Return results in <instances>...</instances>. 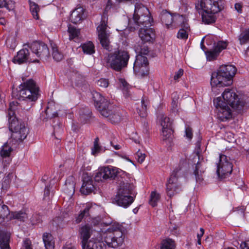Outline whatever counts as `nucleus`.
Wrapping results in <instances>:
<instances>
[{
	"label": "nucleus",
	"mask_w": 249,
	"mask_h": 249,
	"mask_svg": "<svg viewBox=\"0 0 249 249\" xmlns=\"http://www.w3.org/2000/svg\"><path fill=\"white\" fill-rule=\"evenodd\" d=\"M39 89L32 80L29 79L19 86L18 98L23 101L20 106L23 110L29 111L38 98Z\"/></svg>",
	"instance_id": "nucleus-2"
},
{
	"label": "nucleus",
	"mask_w": 249,
	"mask_h": 249,
	"mask_svg": "<svg viewBox=\"0 0 249 249\" xmlns=\"http://www.w3.org/2000/svg\"><path fill=\"white\" fill-rule=\"evenodd\" d=\"M10 213L8 207L6 205L1 203L0 204V221L4 220L8 215H10Z\"/></svg>",
	"instance_id": "nucleus-41"
},
{
	"label": "nucleus",
	"mask_w": 249,
	"mask_h": 249,
	"mask_svg": "<svg viewBox=\"0 0 249 249\" xmlns=\"http://www.w3.org/2000/svg\"><path fill=\"white\" fill-rule=\"evenodd\" d=\"M135 51L137 53H140L139 55L142 54L146 55L148 54L149 52L148 49L146 46H143V48H141L139 46H135Z\"/></svg>",
	"instance_id": "nucleus-51"
},
{
	"label": "nucleus",
	"mask_w": 249,
	"mask_h": 249,
	"mask_svg": "<svg viewBox=\"0 0 249 249\" xmlns=\"http://www.w3.org/2000/svg\"><path fill=\"white\" fill-rule=\"evenodd\" d=\"M148 60L145 56L137 55L134 64V71L138 75L144 76L148 73Z\"/></svg>",
	"instance_id": "nucleus-14"
},
{
	"label": "nucleus",
	"mask_w": 249,
	"mask_h": 249,
	"mask_svg": "<svg viewBox=\"0 0 249 249\" xmlns=\"http://www.w3.org/2000/svg\"><path fill=\"white\" fill-rule=\"evenodd\" d=\"M239 40L241 44H244L249 42V29L242 32L239 36Z\"/></svg>",
	"instance_id": "nucleus-45"
},
{
	"label": "nucleus",
	"mask_w": 249,
	"mask_h": 249,
	"mask_svg": "<svg viewBox=\"0 0 249 249\" xmlns=\"http://www.w3.org/2000/svg\"><path fill=\"white\" fill-rule=\"evenodd\" d=\"M228 45L226 41H219L214 44V49L206 52L207 60L212 61L214 60L218 56L219 53L226 49Z\"/></svg>",
	"instance_id": "nucleus-17"
},
{
	"label": "nucleus",
	"mask_w": 249,
	"mask_h": 249,
	"mask_svg": "<svg viewBox=\"0 0 249 249\" xmlns=\"http://www.w3.org/2000/svg\"><path fill=\"white\" fill-rule=\"evenodd\" d=\"M176 244L175 241L171 238H166L163 240L160 249H175Z\"/></svg>",
	"instance_id": "nucleus-36"
},
{
	"label": "nucleus",
	"mask_w": 249,
	"mask_h": 249,
	"mask_svg": "<svg viewBox=\"0 0 249 249\" xmlns=\"http://www.w3.org/2000/svg\"><path fill=\"white\" fill-rule=\"evenodd\" d=\"M150 12L148 9L140 3H136L133 17L132 19H140L144 15H149Z\"/></svg>",
	"instance_id": "nucleus-24"
},
{
	"label": "nucleus",
	"mask_w": 249,
	"mask_h": 249,
	"mask_svg": "<svg viewBox=\"0 0 249 249\" xmlns=\"http://www.w3.org/2000/svg\"><path fill=\"white\" fill-rule=\"evenodd\" d=\"M148 104V102L145 101L144 99H142L141 101V106L142 108L141 109H138V112L139 114V115L141 117H144L146 115V109H147V105Z\"/></svg>",
	"instance_id": "nucleus-46"
},
{
	"label": "nucleus",
	"mask_w": 249,
	"mask_h": 249,
	"mask_svg": "<svg viewBox=\"0 0 249 249\" xmlns=\"http://www.w3.org/2000/svg\"><path fill=\"white\" fill-rule=\"evenodd\" d=\"M178 25H180L181 28L178 31L177 35L178 38L186 39L188 37V34L190 31V27L187 23V20L182 21Z\"/></svg>",
	"instance_id": "nucleus-29"
},
{
	"label": "nucleus",
	"mask_w": 249,
	"mask_h": 249,
	"mask_svg": "<svg viewBox=\"0 0 249 249\" xmlns=\"http://www.w3.org/2000/svg\"><path fill=\"white\" fill-rule=\"evenodd\" d=\"M107 16L105 12L102 17L99 25L97 27V31L102 46L106 49L109 50V33L107 30Z\"/></svg>",
	"instance_id": "nucleus-8"
},
{
	"label": "nucleus",
	"mask_w": 249,
	"mask_h": 249,
	"mask_svg": "<svg viewBox=\"0 0 249 249\" xmlns=\"http://www.w3.org/2000/svg\"><path fill=\"white\" fill-rule=\"evenodd\" d=\"M129 59L128 52L120 50L109 55L107 60L108 66L117 71H120L127 66Z\"/></svg>",
	"instance_id": "nucleus-6"
},
{
	"label": "nucleus",
	"mask_w": 249,
	"mask_h": 249,
	"mask_svg": "<svg viewBox=\"0 0 249 249\" xmlns=\"http://www.w3.org/2000/svg\"><path fill=\"white\" fill-rule=\"evenodd\" d=\"M124 227L117 223H114L104 232H102L101 239L104 240L107 246L112 248L121 246L125 237Z\"/></svg>",
	"instance_id": "nucleus-4"
},
{
	"label": "nucleus",
	"mask_w": 249,
	"mask_h": 249,
	"mask_svg": "<svg viewBox=\"0 0 249 249\" xmlns=\"http://www.w3.org/2000/svg\"><path fill=\"white\" fill-rule=\"evenodd\" d=\"M134 200V197L131 195L116 196L114 198V203L119 206L127 208L133 203Z\"/></svg>",
	"instance_id": "nucleus-22"
},
{
	"label": "nucleus",
	"mask_w": 249,
	"mask_h": 249,
	"mask_svg": "<svg viewBox=\"0 0 249 249\" xmlns=\"http://www.w3.org/2000/svg\"><path fill=\"white\" fill-rule=\"evenodd\" d=\"M13 62L15 64H20L25 62H38L39 60L34 58L32 53L26 48L20 50L17 55L13 59Z\"/></svg>",
	"instance_id": "nucleus-15"
},
{
	"label": "nucleus",
	"mask_w": 249,
	"mask_h": 249,
	"mask_svg": "<svg viewBox=\"0 0 249 249\" xmlns=\"http://www.w3.org/2000/svg\"><path fill=\"white\" fill-rule=\"evenodd\" d=\"M196 7L201 15L202 22L209 24L215 22V14L220 11L218 0H198Z\"/></svg>",
	"instance_id": "nucleus-5"
},
{
	"label": "nucleus",
	"mask_w": 249,
	"mask_h": 249,
	"mask_svg": "<svg viewBox=\"0 0 249 249\" xmlns=\"http://www.w3.org/2000/svg\"><path fill=\"white\" fill-rule=\"evenodd\" d=\"M18 107V103L12 102L10 104L8 110L9 127L12 132L11 138L17 142H22L28 134V129L25 123L19 122L15 116V110Z\"/></svg>",
	"instance_id": "nucleus-3"
},
{
	"label": "nucleus",
	"mask_w": 249,
	"mask_h": 249,
	"mask_svg": "<svg viewBox=\"0 0 249 249\" xmlns=\"http://www.w3.org/2000/svg\"><path fill=\"white\" fill-rule=\"evenodd\" d=\"M11 233L10 232L1 230L0 231V249H10L9 241Z\"/></svg>",
	"instance_id": "nucleus-28"
},
{
	"label": "nucleus",
	"mask_w": 249,
	"mask_h": 249,
	"mask_svg": "<svg viewBox=\"0 0 249 249\" xmlns=\"http://www.w3.org/2000/svg\"><path fill=\"white\" fill-rule=\"evenodd\" d=\"M139 36L141 40L144 42L153 41L155 37L153 29L149 27L141 28L139 32Z\"/></svg>",
	"instance_id": "nucleus-19"
},
{
	"label": "nucleus",
	"mask_w": 249,
	"mask_h": 249,
	"mask_svg": "<svg viewBox=\"0 0 249 249\" xmlns=\"http://www.w3.org/2000/svg\"><path fill=\"white\" fill-rule=\"evenodd\" d=\"M235 9L239 13L241 12V5L240 3H236L235 4Z\"/></svg>",
	"instance_id": "nucleus-64"
},
{
	"label": "nucleus",
	"mask_w": 249,
	"mask_h": 249,
	"mask_svg": "<svg viewBox=\"0 0 249 249\" xmlns=\"http://www.w3.org/2000/svg\"><path fill=\"white\" fill-rule=\"evenodd\" d=\"M30 11L33 15L34 18L37 19H38L39 16L38 15V12L39 11V7L37 4L34 2H31L29 1Z\"/></svg>",
	"instance_id": "nucleus-44"
},
{
	"label": "nucleus",
	"mask_w": 249,
	"mask_h": 249,
	"mask_svg": "<svg viewBox=\"0 0 249 249\" xmlns=\"http://www.w3.org/2000/svg\"><path fill=\"white\" fill-rule=\"evenodd\" d=\"M200 233H198L197 235V239H201V238L202 236L204 234V230L203 228H201L200 229Z\"/></svg>",
	"instance_id": "nucleus-63"
},
{
	"label": "nucleus",
	"mask_w": 249,
	"mask_h": 249,
	"mask_svg": "<svg viewBox=\"0 0 249 249\" xmlns=\"http://www.w3.org/2000/svg\"><path fill=\"white\" fill-rule=\"evenodd\" d=\"M96 241L94 238H92L87 244H84L82 249H104V244L101 242V238L99 237Z\"/></svg>",
	"instance_id": "nucleus-31"
},
{
	"label": "nucleus",
	"mask_w": 249,
	"mask_h": 249,
	"mask_svg": "<svg viewBox=\"0 0 249 249\" xmlns=\"http://www.w3.org/2000/svg\"><path fill=\"white\" fill-rule=\"evenodd\" d=\"M145 157V154L142 153L140 150H139L136 154V158L137 159L138 161L141 163L144 161Z\"/></svg>",
	"instance_id": "nucleus-52"
},
{
	"label": "nucleus",
	"mask_w": 249,
	"mask_h": 249,
	"mask_svg": "<svg viewBox=\"0 0 249 249\" xmlns=\"http://www.w3.org/2000/svg\"><path fill=\"white\" fill-rule=\"evenodd\" d=\"M200 155L199 151L196 152V155L194 158L195 162L197 160V163L195 164V169L194 174L196 177V181H201L202 174L205 171V163L203 159H200Z\"/></svg>",
	"instance_id": "nucleus-18"
},
{
	"label": "nucleus",
	"mask_w": 249,
	"mask_h": 249,
	"mask_svg": "<svg viewBox=\"0 0 249 249\" xmlns=\"http://www.w3.org/2000/svg\"><path fill=\"white\" fill-rule=\"evenodd\" d=\"M84 9L81 7L75 8L71 14V21L74 24L80 23L84 18Z\"/></svg>",
	"instance_id": "nucleus-25"
},
{
	"label": "nucleus",
	"mask_w": 249,
	"mask_h": 249,
	"mask_svg": "<svg viewBox=\"0 0 249 249\" xmlns=\"http://www.w3.org/2000/svg\"><path fill=\"white\" fill-rule=\"evenodd\" d=\"M93 231L92 228L89 225H85L81 228L80 233L82 239V247L84 244H87L89 241L88 240L92 234Z\"/></svg>",
	"instance_id": "nucleus-26"
},
{
	"label": "nucleus",
	"mask_w": 249,
	"mask_h": 249,
	"mask_svg": "<svg viewBox=\"0 0 249 249\" xmlns=\"http://www.w3.org/2000/svg\"><path fill=\"white\" fill-rule=\"evenodd\" d=\"M85 216H86V214H85L83 212H82L81 213H80L79 214V215L77 217L76 219V221L77 223L80 222L82 220V219H83V218Z\"/></svg>",
	"instance_id": "nucleus-61"
},
{
	"label": "nucleus",
	"mask_w": 249,
	"mask_h": 249,
	"mask_svg": "<svg viewBox=\"0 0 249 249\" xmlns=\"http://www.w3.org/2000/svg\"><path fill=\"white\" fill-rule=\"evenodd\" d=\"M29 48L34 58H46L50 55L48 48L43 42H33L30 45Z\"/></svg>",
	"instance_id": "nucleus-12"
},
{
	"label": "nucleus",
	"mask_w": 249,
	"mask_h": 249,
	"mask_svg": "<svg viewBox=\"0 0 249 249\" xmlns=\"http://www.w3.org/2000/svg\"><path fill=\"white\" fill-rule=\"evenodd\" d=\"M94 205H93L91 203H88L86 204L85 208L83 210V213L86 214V216L89 215L90 213H92L94 209Z\"/></svg>",
	"instance_id": "nucleus-50"
},
{
	"label": "nucleus",
	"mask_w": 249,
	"mask_h": 249,
	"mask_svg": "<svg viewBox=\"0 0 249 249\" xmlns=\"http://www.w3.org/2000/svg\"><path fill=\"white\" fill-rule=\"evenodd\" d=\"M10 219H18L24 221L27 218V214L22 211L11 212L9 215Z\"/></svg>",
	"instance_id": "nucleus-37"
},
{
	"label": "nucleus",
	"mask_w": 249,
	"mask_h": 249,
	"mask_svg": "<svg viewBox=\"0 0 249 249\" xmlns=\"http://www.w3.org/2000/svg\"><path fill=\"white\" fill-rule=\"evenodd\" d=\"M83 181V185L80 189L81 193L84 195H89L93 192L95 190V186L92 178L89 176H85Z\"/></svg>",
	"instance_id": "nucleus-21"
},
{
	"label": "nucleus",
	"mask_w": 249,
	"mask_h": 249,
	"mask_svg": "<svg viewBox=\"0 0 249 249\" xmlns=\"http://www.w3.org/2000/svg\"><path fill=\"white\" fill-rule=\"evenodd\" d=\"M216 173L219 178H225L229 177L232 171V164L229 158L224 155H220L216 163Z\"/></svg>",
	"instance_id": "nucleus-7"
},
{
	"label": "nucleus",
	"mask_w": 249,
	"mask_h": 249,
	"mask_svg": "<svg viewBox=\"0 0 249 249\" xmlns=\"http://www.w3.org/2000/svg\"><path fill=\"white\" fill-rule=\"evenodd\" d=\"M5 8L9 10L14 9L15 7V2L12 0H6Z\"/></svg>",
	"instance_id": "nucleus-55"
},
{
	"label": "nucleus",
	"mask_w": 249,
	"mask_h": 249,
	"mask_svg": "<svg viewBox=\"0 0 249 249\" xmlns=\"http://www.w3.org/2000/svg\"><path fill=\"white\" fill-rule=\"evenodd\" d=\"M50 195V189L49 187L48 186H46L45 187V190H44V198H46L49 196Z\"/></svg>",
	"instance_id": "nucleus-62"
},
{
	"label": "nucleus",
	"mask_w": 249,
	"mask_h": 249,
	"mask_svg": "<svg viewBox=\"0 0 249 249\" xmlns=\"http://www.w3.org/2000/svg\"><path fill=\"white\" fill-rule=\"evenodd\" d=\"M214 104L218 109V115L222 121L231 117L230 107L237 110L241 109L244 103L239 101L238 96L234 90L226 89L222 93V97H218L213 101Z\"/></svg>",
	"instance_id": "nucleus-1"
},
{
	"label": "nucleus",
	"mask_w": 249,
	"mask_h": 249,
	"mask_svg": "<svg viewBox=\"0 0 249 249\" xmlns=\"http://www.w3.org/2000/svg\"><path fill=\"white\" fill-rule=\"evenodd\" d=\"M13 40L14 41V43L10 45V47L11 48H14L16 46V43L15 39L14 38H9L6 41V44L8 45H9L10 44V42Z\"/></svg>",
	"instance_id": "nucleus-59"
},
{
	"label": "nucleus",
	"mask_w": 249,
	"mask_h": 249,
	"mask_svg": "<svg viewBox=\"0 0 249 249\" xmlns=\"http://www.w3.org/2000/svg\"><path fill=\"white\" fill-rule=\"evenodd\" d=\"M107 111L109 113L108 116H104L106 118H108L112 123H119L121 119L122 116L119 112H113L109 107V106L107 108Z\"/></svg>",
	"instance_id": "nucleus-33"
},
{
	"label": "nucleus",
	"mask_w": 249,
	"mask_h": 249,
	"mask_svg": "<svg viewBox=\"0 0 249 249\" xmlns=\"http://www.w3.org/2000/svg\"><path fill=\"white\" fill-rule=\"evenodd\" d=\"M181 190V186L179 183L176 174H173L166 185V192L169 197H172Z\"/></svg>",
	"instance_id": "nucleus-16"
},
{
	"label": "nucleus",
	"mask_w": 249,
	"mask_h": 249,
	"mask_svg": "<svg viewBox=\"0 0 249 249\" xmlns=\"http://www.w3.org/2000/svg\"><path fill=\"white\" fill-rule=\"evenodd\" d=\"M12 151V148L7 143H5L1 147L0 152V157L2 159L9 157Z\"/></svg>",
	"instance_id": "nucleus-39"
},
{
	"label": "nucleus",
	"mask_w": 249,
	"mask_h": 249,
	"mask_svg": "<svg viewBox=\"0 0 249 249\" xmlns=\"http://www.w3.org/2000/svg\"><path fill=\"white\" fill-rule=\"evenodd\" d=\"M153 21L152 18L149 15H144V16L140 18V19H132L129 20V25L132 28L135 29V26H132L133 22L136 26H142L143 27H147L151 26V23Z\"/></svg>",
	"instance_id": "nucleus-20"
},
{
	"label": "nucleus",
	"mask_w": 249,
	"mask_h": 249,
	"mask_svg": "<svg viewBox=\"0 0 249 249\" xmlns=\"http://www.w3.org/2000/svg\"><path fill=\"white\" fill-rule=\"evenodd\" d=\"M64 189L66 192L70 195L74 194L75 191V184L73 181L72 177L66 180Z\"/></svg>",
	"instance_id": "nucleus-35"
},
{
	"label": "nucleus",
	"mask_w": 249,
	"mask_h": 249,
	"mask_svg": "<svg viewBox=\"0 0 249 249\" xmlns=\"http://www.w3.org/2000/svg\"><path fill=\"white\" fill-rule=\"evenodd\" d=\"M160 199V195L157 192L153 191L151 193L149 203L152 207L157 205V202Z\"/></svg>",
	"instance_id": "nucleus-47"
},
{
	"label": "nucleus",
	"mask_w": 249,
	"mask_h": 249,
	"mask_svg": "<svg viewBox=\"0 0 249 249\" xmlns=\"http://www.w3.org/2000/svg\"><path fill=\"white\" fill-rule=\"evenodd\" d=\"M93 99L95 106L103 116H108L109 113L107 111V108L109 106V102L98 92L92 93Z\"/></svg>",
	"instance_id": "nucleus-13"
},
{
	"label": "nucleus",
	"mask_w": 249,
	"mask_h": 249,
	"mask_svg": "<svg viewBox=\"0 0 249 249\" xmlns=\"http://www.w3.org/2000/svg\"><path fill=\"white\" fill-rule=\"evenodd\" d=\"M161 22L164 24L167 28H175L182 21L185 20V18L182 15L171 14L167 11H163L160 14Z\"/></svg>",
	"instance_id": "nucleus-9"
},
{
	"label": "nucleus",
	"mask_w": 249,
	"mask_h": 249,
	"mask_svg": "<svg viewBox=\"0 0 249 249\" xmlns=\"http://www.w3.org/2000/svg\"><path fill=\"white\" fill-rule=\"evenodd\" d=\"M23 248V249H32L31 248V241L29 240L26 239L24 241Z\"/></svg>",
	"instance_id": "nucleus-58"
},
{
	"label": "nucleus",
	"mask_w": 249,
	"mask_h": 249,
	"mask_svg": "<svg viewBox=\"0 0 249 249\" xmlns=\"http://www.w3.org/2000/svg\"><path fill=\"white\" fill-rule=\"evenodd\" d=\"M68 32L69 34L70 39H72L77 36L79 33L78 30L76 29L74 27L71 25L68 27Z\"/></svg>",
	"instance_id": "nucleus-48"
},
{
	"label": "nucleus",
	"mask_w": 249,
	"mask_h": 249,
	"mask_svg": "<svg viewBox=\"0 0 249 249\" xmlns=\"http://www.w3.org/2000/svg\"><path fill=\"white\" fill-rule=\"evenodd\" d=\"M172 102L171 103V110L175 114L178 112V99L179 96L177 92H174L172 94Z\"/></svg>",
	"instance_id": "nucleus-38"
},
{
	"label": "nucleus",
	"mask_w": 249,
	"mask_h": 249,
	"mask_svg": "<svg viewBox=\"0 0 249 249\" xmlns=\"http://www.w3.org/2000/svg\"><path fill=\"white\" fill-rule=\"evenodd\" d=\"M185 134L186 136L189 139H191L192 138L193 134L191 128L186 127L185 129Z\"/></svg>",
	"instance_id": "nucleus-57"
},
{
	"label": "nucleus",
	"mask_w": 249,
	"mask_h": 249,
	"mask_svg": "<svg viewBox=\"0 0 249 249\" xmlns=\"http://www.w3.org/2000/svg\"><path fill=\"white\" fill-rule=\"evenodd\" d=\"M232 80H230L218 70L212 73L211 85L213 91L216 88H221L231 85Z\"/></svg>",
	"instance_id": "nucleus-11"
},
{
	"label": "nucleus",
	"mask_w": 249,
	"mask_h": 249,
	"mask_svg": "<svg viewBox=\"0 0 249 249\" xmlns=\"http://www.w3.org/2000/svg\"><path fill=\"white\" fill-rule=\"evenodd\" d=\"M159 122L161 127V136L163 140L171 138L173 133L172 128V122L169 117L163 114L158 116Z\"/></svg>",
	"instance_id": "nucleus-10"
},
{
	"label": "nucleus",
	"mask_w": 249,
	"mask_h": 249,
	"mask_svg": "<svg viewBox=\"0 0 249 249\" xmlns=\"http://www.w3.org/2000/svg\"><path fill=\"white\" fill-rule=\"evenodd\" d=\"M183 74V70L182 69H180L177 71L174 76V79L175 80H177Z\"/></svg>",
	"instance_id": "nucleus-56"
},
{
	"label": "nucleus",
	"mask_w": 249,
	"mask_h": 249,
	"mask_svg": "<svg viewBox=\"0 0 249 249\" xmlns=\"http://www.w3.org/2000/svg\"><path fill=\"white\" fill-rule=\"evenodd\" d=\"M82 49L85 53L92 54L94 53V46L91 42H88L82 45Z\"/></svg>",
	"instance_id": "nucleus-42"
},
{
	"label": "nucleus",
	"mask_w": 249,
	"mask_h": 249,
	"mask_svg": "<svg viewBox=\"0 0 249 249\" xmlns=\"http://www.w3.org/2000/svg\"><path fill=\"white\" fill-rule=\"evenodd\" d=\"M43 240L46 249H54V242L52 235L48 233H45L43 235Z\"/></svg>",
	"instance_id": "nucleus-32"
},
{
	"label": "nucleus",
	"mask_w": 249,
	"mask_h": 249,
	"mask_svg": "<svg viewBox=\"0 0 249 249\" xmlns=\"http://www.w3.org/2000/svg\"><path fill=\"white\" fill-rule=\"evenodd\" d=\"M217 70L230 80H232V78L236 72V68L231 65H222Z\"/></svg>",
	"instance_id": "nucleus-23"
},
{
	"label": "nucleus",
	"mask_w": 249,
	"mask_h": 249,
	"mask_svg": "<svg viewBox=\"0 0 249 249\" xmlns=\"http://www.w3.org/2000/svg\"><path fill=\"white\" fill-rule=\"evenodd\" d=\"M133 186L128 183L121 182L117 189L116 196L132 195Z\"/></svg>",
	"instance_id": "nucleus-27"
},
{
	"label": "nucleus",
	"mask_w": 249,
	"mask_h": 249,
	"mask_svg": "<svg viewBox=\"0 0 249 249\" xmlns=\"http://www.w3.org/2000/svg\"><path fill=\"white\" fill-rule=\"evenodd\" d=\"M98 141L99 139L98 138L95 139L94 142V146L91 149V154L94 156H96L98 154L101 150V146L98 144Z\"/></svg>",
	"instance_id": "nucleus-49"
},
{
	"label": "nucleus",
	"mask_w": 249,
	"mask_h": 249,
	"mask_svg": "<svg viewBox=\"0 0 249 249\" xmlns=\"http://www.w3.org/2000/svg\"><path fill=\"white\" fill-rule=\"evenodd\" d=\"M240 247L241 249H249V240L241 243Z\"/></svg>",
	"instance_id": "nucleus-60"
},
{
	"label": "nucleus",
	"mask_w": 249,
	"mask_h": 249,
	"mask_svg": "<svg viewBox=\"0 0 249 249\" xmlns=\"http://www.w3.org/2000/svg\"><path fill=\"white\" fill-rule=\"evenodd\" d=\"M52 49V55L53 59L56 61H61L63 58V54L60 53L55 44H51Z\"/></svg>",
	"instance_id": "nucleus-40"
},
{
	"label": "nucleus",
	"mask_w": 249,
	"mask_h": 249,
	"mask_svg": "<svg viewBox=\"0 0 249 249\" xmlns=\"http://www.w3.org/2000/svg\"><path fill=\"white\" fill-rule=\"evenodd\" d=\"M119 81L120 83V87L124 92V94L126 97H129V89L130 88L129 85L124 79H120Z\"/></svg>",
	"instance_id": "nucleus-43"
},
{
	"label": "nucleus",
	"mask_w": 249,
	"mask_h": 249,
	"mask_svg": "<svg viewBox=\"0 0 249 249\" xmlns=\"http://www.w3.org/2000/svg\"><path fill=\"white\" fill-rule=\"evenodd\" d=\"M109 178L115 179L117 177H122L125 175V172L122 170L113 166H106Z\"/></svg>",
	"instance_id": "nucleus-30"
},
{
	"label": "nucleus",
	"mask_w": 249,
	"mask_h": 249,
	"mask_svg": "<svg viewBox=\"0 0 249 249\" xmlns=\"http://www.w3.org/2000/svg\"><path fill=\"white\" fill-rule=\"evenodd\" d=\"M89 113V111H87V113L80 114L79 118L80 120L83 123H86L90 117Z\"/></svg>",
	"instance_id": "nucleus-54"
},
{
	"label": "nucleus",
	"mask_w": 249,
	"mask_h": 249,
	"mask_svg": "<svg viewBox=\"0 0 249 249\" xmlns=\"http://www.w3.org/2000/svg\"><path fill=\"white\" fill-rule=\"evenodd\" d=\"M108 84L109 83L108 80L105 78H101L97 82V85L102 88L107 87Z\"/></svg>",
	"instance_id": "nucleus-53"
},
{
	"label": "nucleus",
	"mask_w": 249,
	"mask_h": 249,
	"mask_svg": "<svg viewBox=\"0 0 249 249\" xmlns=\"http://www.w3.org/2000/svg\"><path fill=\"white\" fill-rule=\"evenodd\" d=\"M109 179L106 167H102L98 169L95 176V179L97 181Z\"/></svg>",
	"instance_id": "nucleus-34"
}]
</instances>
